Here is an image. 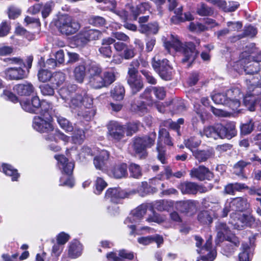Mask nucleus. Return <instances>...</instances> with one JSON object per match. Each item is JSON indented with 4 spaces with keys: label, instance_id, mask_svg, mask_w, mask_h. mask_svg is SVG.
Here are the masks:
<instances>
[{
    "label": "nucleus",
    "instance_id": "1",
    "mask_svg": "<svg viewBox=\"0 0 261 261\" xmlns=\"http://www.w3.org/2000/svg\"><path fill=\"white\" fill-rule=\"evenodd\" d=\"M165 47L167 50L173 48L176 51L181 52L184 57L181 60L183 63H188L189 67L196 58L198 52L195 44L191 42L182 44L177 36L171 35L170 40L165 42Z\"/></svg>",
    "mask_w": 261,
    "mask_h": 261
},
{
    "label": "nucleus",
    "instance_id": "2",
    "mask_svg": "<svg viewBox=\"0 0 261 261\" xmlns=\"http://www.w3.org/2000/svg\"><path fill=\"white\" fill-rule=\"evenodd\" d=\"M203 134L207 137L215 140L218 138L231 139L237 134L236 123L229 122L225 125L218 123L214 126H207L204 128Z\"/></svg>",
    "mask_w": 261,
    "mask_h": 261
},
{
    "label": "nucleus",
    "instance_id": "3",
    "mask_svg": "<svg viewBox=\"0 0 261 261\" xmlns=\"http://www.w3.org/2000/svg\"><path fill=\"white\" fill-rule=\"evenodd\" d=\"M41 115L43 117H35L33 121V127L41 133H48L53 130L54 127L50 123L55 114V110L49 103H44Z\"/></svg>",
    "mask_w": 261,
    "mask_h": 261
},
{
    "label": "nucleus",
    "instance_id": "4",
    "mask_svg": "<svg viewBox=\"0 0 261 261\" xmlns=\"http://www.w3.org/2000/svg\"><path fill=\"white\" fill-rule=\"evenodd\" d=\"M139 66V60H134L130 63L128 68L127 82L133 95L136 94L144 87L143 80L141 76L138 75Z\"/></svg>",
    "mask_w": 261,
    "mask_h": 261
},
{
    "label": "nucleus",
    "instance_id": "5",
    "mask_svg": "<svg viewBox=\"0 0 261 261\" xmlns=\"http://www.w3.org/2000/svg\"><path fill=\"white\" fill-rule=\"evenodd\" d=\"M155 138L156 134L152 133L148 136L133 139V149L140 159H144L147 156L148 152L146 149L153 145Z\"/></svg>",
    "mask_w": 261,
    "mask_h": 261
},
{
    "label": "nucleus",
    "instance_id": "6",
    "mask_svg": "<svg viewBox=\"0 0 261 261\" xmlns=\"http://www.w3.org/2000/svg\"><path fill=\"white\" fill-rule=\"evenodd\" d=\"M56 25L61 33L66 36L74 34L81 28L80 23L68 15L60 16Z\"/></svg>",
    "mask_w": 261,
    "mask_h": 261
},
{
    "label": "nucleus",
    "instance_id": "7",
    "mask_svg": "<svg viewBox=\"0 0 261 261\" xmlns=\"http://www.w3.org/2000/svg\"><path fill=\"white\" fill-rule=\"evenodd\" d=\"M164 141V143L169 146H172L173 143L169 132L165 128H162L159 133V139L156 144V150L158 152L157 158L163 164L167 163V156L165 147L161 143Z\"/></svg>",
    "mask_w": 261,
    "mask_h": 261
},
{
    "label": "nucleus",
    "instance_id": "8",
    "mask_svg": "<svg viewBox=\"0 0 261 261\" xmlns=\"http://www.w3.org/2000/svg\"><path fill=\"white\" fill-rule=\"evenodd\" d=\"M151 64L153 69L162 79L166 81L172 79V68L169 65L168 60L166 59L161 60L155 56L152 60Z\"/></svg>",
    "mask_w": 261,
    "mask_h": 261
},
{
    "label": "nucleus",
    "instance_id": "9",
    "mask_svg": "<svg viewBox=\"0 0 261 261\" xmlns=\"http://www.w3.org/2000/svg\"><path fill=\"white\" fill-rule=\"evenodd\" d=\"M255 222V218L251 214L232 213L229 223L234 229H242L246 226L251 227Z\"/></svg>",
    "mask_w": 261,
    "mask_h": 261
},
{
    "label": "nucleus",
    "instance_id": "10",
    "mask_svg": "<svg viewBox=\"0 0 261 261\" xmlns=\"http://www.w3.org/2000/svg\"><path fill=\"white\" fill-rule=\"evenodd\" d=\"M102 33L96 29H83L75 36V40L80 45H85L92 41L98 40Z\"/></svg>",
    "mask_w": 261,
    "mask_h": 261
},
{
    "label": "nucleus",
    "instance_id": "11",
    "mask_svg": "<svg viewBox=\"0 0 261 261\" xmlns=\"http://www.w3.org/2000/svg\"><path fill=\"white\" fill-rule=\"evenodd\" d=\"M116 80V75L114 71H105L101 74L93 78H90L89 83L94 89H100L107 87Z\"/></svg>",
    "mask_w": 261,
    "mask_h": 261
},
{
    "label": "nucleus",
    "instance_id": "12",
    "mask_svg": "<svg viewBox=\"0 0 261 261\" xmlns=\"http://www.w3.org/2000/svg\"><path fill=\"white\" fill-rule=\"evenodd\" d=\"M246 59L240 60L234 63L233 67L239 73L242 72L243 70L246 74L253 75L259 71V64L257 62H250L246 65Z\"/></svg>",
    "mask_w": 261,
    "mask_h": 261
},
{
    "label": "nucleus",
    "instance_id": "13",
    "mask_svg": "<svg viewBox=\"0 0 261 261\" xmlns=\"http://www.w3.org/2000/svg\"><path fill=\"white\" fill-rule=\"evenodd\" d=\"M190 174L192 178L199 180H211L213 177V173L204 166L201 165L197 168H193Z\"/></svg>",
    "mask_w": 261,
    "mask_h": 261
},
{
    "label": "nucleus",
    "instance_id": "14",
    "mask_svg": "<svg viewBox=\"0 0 261 261\" xmlns=\"http://www.w3.org/2000/svg\"><path fill=\"white\" fill-rule=\"evenodd\" d=\"M24 66L8 68L4 71L5 77L9 80H20L26 78L28 73L23 69Z\"/></svg>",
    "mask_w": 261,
    "mask_h": 261
},
{
    "label": "nucleus",
    "instance_id": "15",
    "mask_svg": "<svg viewBox=\"0 0 261 261\" xmlns=\"http://www.w3.org/2000/svg\"><path fill=\"white\" fill-rule=\"evenodd\" d=\"M109 134L111 138L116 141L122 139L125 134L123 125L118 122L112 121L108 126Z\"/></svg>",
    "mask_w": 261,
    "mask_h": 261
},
{
    "label": "nucleus",
    "instance_id": "16",
    "mask_svg": "<svg viewBox=\"0 0 261 261\" xmlns=\"http://www.w3.org/2000/svg\"><path fill=\"white\" fill-rule=\"evenodd\" d=\"M198 98L195 96H191L190 99L194 103V109L191 119L192 124L194 128H197L200 121L204 122L203 115L202 110L200 108V106L196 105Z\"/></svg>",
    "mask_w": 261,
    "mask_h": 261
},
{
    "label": "nucleus",
    "instance_id": "17",
    "mask_svg": "<svg viewBox=\"0 0 261 261\" xmlns=\"http://www.w3.org/2000/svg\"><path fill=\"white\" fill-rule=\"evenodd\" d=\"M128 194L120 188H109L105 194V198L110 199L114 203H117L118 200L126 197Z\"/></svg>",
    "mask_w": 261,
    "mask_h": 261
},
{
    "label": "nucleus",
    "instance_id": "18",
    "mask_svg": "<svg viewBox=\"0 0 261 261\" xmlns=\"http://www.w3.org/2000/svg\"><path fill=\"white\" fill-rule=\"evenodd\" d=\"M55 158L58 162L59 168L62 172L67 175H70L72 173L74 167L73 162H69L68 160L63 155H55Z\"/></svg>",
    "mask_w": 261,
    "mask_h": 261
},
{
    "label": "nucleus",
    "instance_id": "19",
    "mask_svg": "<svg viewBox=\"0 0 261 261\" xmlns=\"http://www.w3.org/2000/svg\"><path fill=\"white\" fill-rule=\"evenodd\" d=\"M146 205L143 204L139 205L131 212L129 216L125 219L124 223L128 224L138 222L146 214Z\"/></svg>",
    "mask_w": 261,
    "mask_h": 261
},
{
    "label": "nucleus",
    "instance_id": "20",
    "mask_svg": "<svg viewBox=\"0 0 261 261\" xmlns=\"http://www.w3.org/2000/svg\"><path fill=\"white\" fill-rule=\"evenodd\" d=\"M215 227L217 231L215 242L218 245L224 240L225 236L230 232V229L226 223L219 221L217 222Z\"/></svg>",
    "mask_w": 261,
    "mask_h": 261
},
{
    "label": "nucleus",
    "instance_id": "21",
    "mask_svg": "<svg viewBox=\"0 0 261 261\" xmlns=\"http://www.w3.org/2000/svg\"><path fill=\"white\" fill-rule=\"evenodd\" d=\"M115 41V40L111 37L103 39L101 41V46L98 49L100 54L104 57L111 58L112 50L110 45Z\"/></svg>",
    "mask_w": 261,
    "mask_h": 261
},
{
    "label": "nucleus",
    "instance_id": "22",
    "mask_svg": "<svg viewBox=\"0 0 261 261\" xmlns=\"http://www.w3.org/2000/svg\"><path fill=\"white\" fill-rule=\"evenodd\" d=\"M13 89L19 95L29 96L34 92L35 88L31 83L25 82L23 84L16 85Z\"/></svg>",
    "mask_w": 261,
    "mask_h": 261
},
{
    "label": "nucleus",
    "instance_id": "23",
    "mask_svg": "<svg viewBox=\"0 0 261 261\" xmlns=\"http://www.w3.org/2000/svg\"><path fill=\"white\" fill-rule=\"evenodd\" d=\"M229 206H231L232 211L242 212L248 208V203L246 199L237 197L231 200L229 202Z\"/></svg>",
    "mask_w": 261,
    "mask_h": 261
},
{
    "label": "nucleus",
    "instance_id": "24",
    "mask_svg": "<svg viewBox=\"0 0 261 261\" xmlns=\"http://www.w3.org/2000/svg\"><path fill=\"white\" fill-rule=\"evenodd\" d=\"M109 154L106 150H102L99 154L96 155L93 160L95 167L100 170H103L109 159Z\"/></svg>",
    "mask_w": 261,
    "mask_h": 261
},
{
    "label": "nucleus",
    "instance_id": "25",
    "mask_svg": "<svg viewBox=\"0 0 261 261\" xmlns=\"http://www.w3.org/2000/svg\"><path fill=\"white\" fill-rule=\"evenodd\" d=\"M127 167L126 164L122 163L115 165L111 170V174L116 179L125 177L127 176Z\"/></svg>",
    "mask_w": 261,
    "mask_h": 261
},
{
    "label": "nucleus",
    "instance_id": "26",
    "mask_svg": "<svg viewBox=\"0 0 261 261\" xmlns=\"http://www.w3.org/2000/svg\"><path fill=\"white\" fill-rule=\"evenodd\" d=\"M212 248V237H210L206 242L204 245L201 247V250H206L208 253L206 255L201 257L203 261H213L216 256V251L215 250H211Z\"/></svg>",
    "mask_w": 261,
    "mask_h": 261
},
{
    "label": "nucleus",
    "instance_id": "27",
    "mask_svg": "<svg viewBox=\"0 0 261 261\" xmlns=\"http://www.w3.org/2000/svg\"><path fill=\"white\" fill-rule=\"evenodd\" d=\"M176 208L181 213L187 214L195 210V202L192 200L179 201L177 203Z\"/></svg>",
    "mask_w": 261,
    "mask_h": 261
},
{
    "label": "nucleus",
    "instance_id": "28",
    "mask_svg": "<svg viewBox=\"0 0 261 261\" xmlns=\"http://www.w3.org/2000/svg\"><path fill=\"white\" fill-rule=\"evenodd\" d=\"M226 240L228 242L224 247L223 249L225 252L231 254L234 252L236 248L240 245V241L237 237L232 236L228 237Z\"/></svg>",
    "mask_w": 261,
    "mask_h": 261
},
{
    "label": "nucleus",
    "instance_id": "29",
    "mask_svg": "<svg viewBox=\"0 0 261 261\" xmlns=\"http://www.w3.org/2000/svg\"><path fill=\"white\" fill-rule=\"evenodd\" d=\"M196 183L185 181L179 186V189L184 194H196Z\"/></svg>",
    "mask_w": 261,
    "mask_h": 261
},
{
    "label": "nucleus",
    "instance_id": "30",
    "mask_svg": "<svg viewBox=\"0 0 261 261\" xmlns=\"http://www.w3.org/2000/svg\"><path fill=\"white\" fill-rule=\"evenodd\" d=\"M138 241L140 244L144 245H147L153 242H155L158 244V247H159L160 245L163 243V238L160 235L147 236L139 238Z\"/></svg>",
    "mask_w": 261,
    "mask_h": 261
},
{
    "label": "nucleus",
    "instance_id": "31",
    "mask_svg": "<svg viewBox=\"0 0 261 261\" xmlns=\"http://www.w3.org/2000/svg\"><path fill=\"white\" fill-rule=\"evenodd\" d=\"M82 246L77 240H74L69 246L68 254L72 258L79 256L82 253Z\"/></svg>",
    "mask_w": 261,
    "mask_h": 261
},
{
    "label": "nucleus",
    "instance_id": "32",
    "mask_svg": "<svg viewBox=\"0 0 261 261\" xmlns=\"http://www.w3.org/2000/svg\"><path fill=\"white\" fill-rule=\"evenodd\" d=\"M86 74V67L84 64H80L76 66L73 70V76L75 80L79 83H82Z\"/></svg>",
    "mask_w": 261,
    "mask_h": 261
},
{
    "label": "nucleus",
    "instance_id": "33",
    "mask_svg": "<svg viewBox=\"0 0 261 261\" xmlns=\"http://www.w3.org/2000/svg\"><path fill=\"white\" fill-rule=\"evenodd\" d=\"M54 116L56 118L57 121L61 127L66 132H71L73 130V127L71 123H70L66 118L60 116V115H58V114L56 113L55 111V114L53 115V117Z\"/></svg>",
    "mask_w": 261,
    "mask_h": 261
},
{
    "label": "nucleus",
    "instance_id": "34",
    "mask_svg": "<svg viewBox=\"0 0 261 261\" xmlns=\"http://www.w3.org/2000/svg\"><path fill=\"white\" fill-rule=\"evenodd\" d=\"M174 202L171 200H160L155 202L154 207L160 211H170L173 208Z\"/></svg>",
    "mask_w": 261,
    "mask_h": 261
},
{
    "label": "nucleus",
    "instance_id": "35",
    "mask_svg": "<svg viewBox=\"0 0 261 261\" xmlns=\"http://www.w3.org/2000/svg\"><path fill=\"white\" fill-rule=\"evenodd\" d=\"M193 154L199 162H203L212 157L213 153L210 150H197L193 151Z\"/></svg>",
    "mask_w": 261,
    "mask_h": 261
},
{
    "label": "nucleus",
    "instance_id": "36",
    "mask_svg": "<svg viewBox=\"0 0 261 261\" xmlns=\"http://www.w3.org/2000/svg\"><path fill=\"white\" fill-rule=\"evenodd\" d=\"M257 33L256 28L251 25L245 27L243 33L232 38V41H235L245 37H254Z\"/></svg>",
    "mask_w": 261,
    "mask_h": 261
},
{
    "label": "nucleus",
    "instance_id": "37",
    "mask_svg": "<svg viewBox=\"0 0 261 261\" xmlns=\"http://www.w3.org/2000/svg\"><path fill=\"white\" fill-rule=\"evenodd\" d=\"M3 171L7 175L12 177V181H16L19 177L17 170L14 169L11 165L7 164H3L2 165Z\"/></svg>",
    "mask_w": 261,
    "mask_h": 261
},
{
    "label": "nucleus",
    "instance_id": "38",
    "mask_svg": "<svg viewBox=\"0 0 261 261\" xmlns=\"http://www.w3.org/2000/svg\"><path fill=\"white\" fill-rule=\"evenodd\" d=\"M159 31V26L156 22L149 23L146 24H141L139 31L141 33H152L156 34Z\"/></svg>",
    "mask_w": 261,
    "mask_h": 261
},
{
    "label": "nucleus",
    "instance_id": "39",
    "mask_svg": "<svg viewBox=\"0 0 261 261\" xmlns=\"http://www.w3.org/2000/svg\"><path fill=\"white\" fill-rule=\"evenodd\" d=\"M130 176L134 178H140L142 176V168L140 166L134 163H130L128 166Z\"/></svg>",
    "mask_w": 261,
    "mask_h": 261
},
{
    "label": "nucleus",
    "instance_id": "40",
    "mask_svg": "<svg viewBox=\"0 0 261 261\" xmlns=\"http://www.w3.org/2000/svg\"><path fill=\"white\" fill-rule=\"evenodd\" d=\"M125 94V89L123 86L118 84L111 91L112 97L116 100H121Z\"/></svg>",
    "mask_w": 261,
    "mask_h": 261
},
{
    "label": "nucleus",
    "instance_id": "41",
    "mask_svg": "<svg viewBox=\"0 0 261 261\" xmlns=\"http://www.w3.org/2000/svg\"><path fill=\"white\" fill-rule=\"evenodd\" d=\"M88 23L96 27H100L105 26L106 24L107 21L106 19L100 16L91 15L88 19Z\"/></svg>",
    "mask_w": 261,
    "mask_h": 261
},
{
    "label": "nucleus",
    "instance_id": "42",
    "mask_svg": "<svg viewBox=\"0 0 261 261\" xmlns=\"http://www.w3.org/2000/svg\"><path fill=\"white\" fill-rule=\"evenodd\" d=\"M87 72L89 74V78H93L95 76L101 75L102 73V68L96 64L91 63L87 67Z\"/></svg>",
    "mask_w": 261,
    "mask_h": 261
},
{
    "label": "nucleus",
    "instance_id": "43",
    "mask_svg": "<svg viewBox=\"0 0 261 261\" xmlns=\"http://www.w3.org/2000/svg\"><path fill=\"white\" fill-rule=\"evenodd\" d=\"M197 13L201 16H211L212 15L214 11L213 10L206 4L201 3L197 5L196 9Z\"/></svg>",
    "mask_w": 261,
    "mask_h": 261
},
{
    "label": "nucleus",
    "instance_id": "44",
    "mask_svg": "<svg viewBox=\"0 0 261 261\" xmlns=\"http://www.w3.org/2000/svg\"><path fill=\"white\" fill-rule=\"evenodd\" d=\"M38 80L42 83H46L51 81L53 73L48 69H40L37 74Z\"/></svg>",
    "mask_w": 261,
    "mask_h": 261
},
{
    "label": "nucleus",
    "instance_id": "45",
    "mask_svg": "<svg viewBox=\"0 0 261 261\" xmlns=\"http://www.w3.org/2000/svg\"><path fill=\"white\" fill-rule=\"evenodd\" d=\"M83 91L76 93L71 99L70 107L73 109L80 108L83 106Z\"/></svg>",
    "mask_w": 261,
    "mask_h": 261
},
{
    "label": "nucleus",
    "instance_id": "46",
    "mask_svg": "<svg viewBox=\"0 0 261 261\" xmlns=\"http://www.w3.org/2000/svg\"><path fill=\"white\" fill-rule=\"evenodd\" d=\"M65 80V74L61 72H56L53 73L50 82L53 85H55L57 87L61 85Z\"/></svg>",
    "mask_w": 261,
    "mask_h": 261
},
{
    "label": "nucleus",
    "instance_id": "47",
    "mask_svg": "<svg viewBox=\"0 0 261 261\" xmlns=\"http://www.w3.org/2000/svg\"><path fill=\"white\" fill-rule=\"evenodd\" d=\"M242 252L239 255V261H250V247L247 244H242Z\"/></svg>",
    "mask_w": 261,
    "mask_h": 261
},
{
    "label": "nucleus",
    "instance_id": "48",
    "mask_svg": "<svg viewBox=\"0 0 261 261\" xmlns=\"http://www.w3.org/2000/svg\"><path fill=\"white\" fill-rule=\"evenodd\" d=\"M197 219L200 223L203 224H210L213 221L210 213L207 211L200 212L198 215Z\"/></svg>",
    "mask_w": 261,
    "mask_h": 261
},
{
    "label": "nucleus",
    "instance_id": "49",
    "mask_svg": "<svg viewBox=\"0 0 261 261\" xmlns=\"http://www.w3.org/2000/svg\"><path fill=\"white\" fill-rule=\"evenodd\" d=\"M239 6V4L238 3L229 2L227 3L225 1L223 0L220 8L225 12H233L238 8Z\"/></svg>",
    "mask_w": 261,
    "mask_h": 261
},
{
    "label": "nucleus",
    "instance_id": "50",
    "mask_svg": "<svg viewBox=\"0 0 261 261\" xmlns=\"http://www.w3.org/2000/svg\"><path fill=\"white\" fill-rule=\"evenodd\" d=\"M107 183L102 178L97 177L95 181V194H100L101 192L104 190V189L107 187Z\"/></svg>",
    "mask_w": 261,
    "mask_h": 261
},
{
    "label": "nucleus",
    "instance_id": "51",
    "mask_svg": "<svg viewBox=\"0 0 261 261\" xmlns=\"http://www.w3.org/2000/svg\"><path fill=\"white\" fill-rule=\"evenodd\" d=\"M146 105L143 101H134L131 103V110L137 113H143L146 111Z\"/></svg>",
    "mask_w": 261,
    "mask_h": 261
},
{
    "label": "nucleus",
    "instance_id": "52",
    "mask_svg": "<svg viewBox=\"0 0 261 261\" xmlns=\"http://www.w3.org/2000/svg\"><path fill=\"white\" fill-rule=\"evenodd\" d=\"M251 163L250 162L240 160L236 163L233 166V169L236 174H242L244 169Z\"/></svg>",
    "mask_w": 261,
    "mask_h": 261
},
{
    "label": "nucleus",
    "instance_id": "53",
    "mask_svg": "<svg viewBox=\"0 0 261 261\" xmlns=\"http://www.w3.org/2000/svg\"><path fill=\"white\" fill-rule=\"evenodd\" d=\"M212 98L214 102L217 104H221L226 105L228 103V99L226 97L225 94L217 93L212 96Z\"/></svg>",
    "mask_w": 261,
    "mask_h": 261
},
{
    "label": "nucleus",
    "instance_id": "54",
    "mask_svg": "<svg viewBox=\"0 0 261 261\" xmlns=\"http://www.w3.org/2000/svg\"><path fill=\"white\" fill-rule=\"evenodd\" d=\"M72 138L75 143H82L85 138V133L84 130L80 128L76 129L74 130Z\"/></svg>",
    "mask_w": 261,
    "mask_h": 261
},
{
    "label": "nucleus",
    "instance_id": "55",
    "mask_svg": "<svg viewBox=\"0 0 261 261\" xmlns=\"http://www.w3.org/2000/svg\"><path fill=\"white\" fill-rule=\"evenodd\" d=\"M31 101L36 113L39 111L40 108L41 109V114H42V109H43V105L44 103H48L47 102L44 101L41 102L39 97L37 96L33 97Z\"/></svg>",
    "mask_w": 261,
    "mask_h": 261
},
{
    "label": "nucleus",
    "instance_id": "56",
    "mask_svg": "<svg viewBox=\"0 0 261 261\" xmlns=\"http://www.w3.org/2000/svg\"><path fill=\"white\" fill-rule=\"evenodd\" d=\"M201 143V141L195 137H191L185 141L186 147L192 150L193 148L197 147Z\"/></svg>",
    "mask_w": 261,
    "mask_h": 261
},
{
    "label": "nucleus",
    "instance_id": "57",
    "mask_svg": "<svg viewBox=\"0 0 261 261\" xmlns=\"http://www.w3.org/2000/svg\"><path fill=\"white\" fill-rule=\"evenodd\" d=\"M123 126L127 136H132L134 133L137 132L138 129V123L136 122L129 123L123 125Z\"/></svg>",
    "mask_w": 261,
    "mask_h": 261
},
{
    "label": "nucleus",
    "instance_id": "58",
    "mask_svg": "<svg viewBox=\"0 0 261 261\" xmlns=\"http://www.w3.org/2000/svg\"><path fill=\"white\" fill-rule=\"evenodd\" d=\"M41 93L44 96H52L55 93L53 86L49 84H44L40 86Z\"/></svg>",
    "mask_w": 261,
    "mask_h": 261
},
{
    "label": "nucleus",
    "instance_id": "59",
    "mask_svg": "<svg viewBox=\"0 0 261 261\" xmlns=\"http://www.w3.org/2000/svg\"><path fill=\"white\" fill-rule=\"evenodd\" d=\"M135 56V53L134 48L132 46H128L125 48V49L122 52L120 56L125 59L129 60L132 59Z\"/></svg>",
    "mask_w": 261,
    "mask_h": 261
},
{
    "label": "nucleus",
    "instance_id": "60",
    "mask_svg": "<svg viewBox=\"0 0 261 261\" xmlns=\"http://www.w3.org/2000/svg\"><path fill=\"white\" fill-rule=\"evenodd\" d=\"M227 99L229 100L238 99L241 95L240 91L238 89H232L228 90L225 93Z\"/></svg>",
    "mask_w": 261,
    "mask_h": 261
},
{
    "label": "nucleus",
    "instance_id": "61",
    "mask_svg": "<svg viewBox=\"0 0 261 261\" xmlns=\"http://www.w3.org/2000/svg\"><path fill=\"white\" fill-rule=\"evenodd\" d=\"M253 123L250 121L241 126V133L242 135H246L250 134L253 129Z\"/></svg>",
    "mask_w": 261,
    "mask_h": 261
},
{
    "label": "nucleus",
    "instance_id": "62",
    "mask_svg": "<svg viewBox=\"0 0 261 261\" xmlns=\"http://www.w3.org/2000/svg\"><path fill=\"white\" fill-rule=\"evenodd\" d=\"M142 75L145 77L146 82L151 85L156 84V80L153 76L152 73L147 70H142L140 71Z\"/></svg>",
    "mask_w": 261,
    "mask_h": 261
},
{
    "label": "nucleus",
    "instance_id": "63",
    "mask_svg": "<svg viewBox=\"0 0 261 261\" xmlns=\"http://www.w3.org/2000/svg\"><path fill=\"white\" fill-rule=\"evenodd\" d=\"M2 96L5 99L10 100L13 102H17L18 101V97L10 91L4 90Z\"/></svg>",
    "mask_w": 261,
    "mask_h": 261
},
{
    "label": "nucleus",
    "instance_id": "64",
    "mask_svg": "<svg viewBox=\"0 0 261 261\" xmlns=\"http://www.w3.org/2000/svg\"><path fill=\"white\" fill-rule=\"evenodd\" d=\"M152 90L150 88H146L143 93L141 94L140 97L148 101L149 105H152L153 103V99L151 96Z\"/></svg>",
    "mask_w": 261,
    "mask_h": 261
}]
</instances>
